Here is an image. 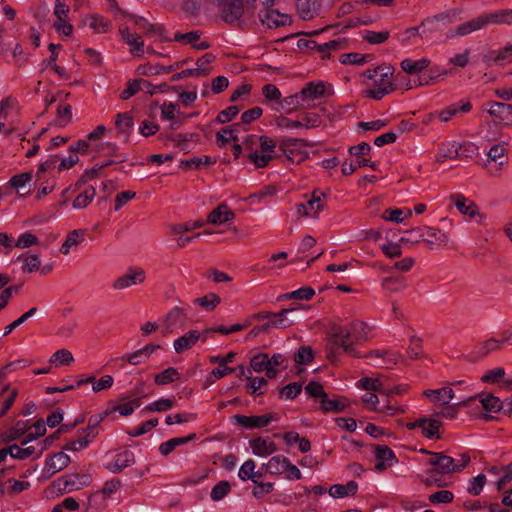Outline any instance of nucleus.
I'll return each instance as SVG.
<instances>
[{
  "label": "nucleus",
  "mask_w": 512,
  "mask_h": 512,
  "mask_svg": "<svg viewBox=\"0 0 512 512\" xmlns=\"http://www.w3.org/2000/svg\"><path fill=\"white\" fill-rule=\"evenodd\" d=\"M254 455L268 456L277 450L276 444L269 438L257 437L249 442Z\"/></svg>",
  "instance_id": "nucleus-15"
},
{
  "label": "nucleus",
  "mask_w": 512,
  "mask_h": 512,
  "mask_svg": "<svg viewBox=\"0 0 512 512\" xmlns=\"http://www.w3.org/2000/svg\"><path fill=\"white\" fill-rule=\"evenodd\" d=\"M194 302L207 310H213L220 304L221 298L215 293H209L206 296L196 298Z\"/></svg>",
  "instance_id": "nucleus-53"
},
{
  "label": "nucleus",
  "mask_w": 512,
  "mask_h": 512,
  "mask_svg": "<svg viewBox=\"0 0 512 512\" xmlns=\"http://www.w3.org/2000/svg\"><path fill=\"white\" fill-rule=\"evenodd\" d=\"M395 90V85L392 82H388L387 85L376 84L373 89L366 91V96L375 100H381L383 96L389 94Z\"/></svg>",
  "instance_id": "nucleus-44"
},
{
  "label": "nucleus",
  "mask_w": 512,
  "mask_h": 512,
  "mask_svg": "<svg viewBox=\"0 0 512 512\" xmlns=\"http://www.w3.org/2000/svg\"><path fill=\"white\" fill-rule=\"evenodd\" d=\"M313 358L314 353L310 346H301L294 355V361L297 364H308Z\"/></svg>",
  "instance_id": "nucleus-59"
},
{
  "label": "nucleus",
  "mask_w": 512,
  "mask_h": 512,
  "mask_svg": "<svg viewBox=\"0 0 512 512\" xmlns=\"http://www.w3.org/2000/svg\"><path fill=\"white\" fill-rule=\"evenodd\" d=\"M123 362H127L131 365H139L145 363L148 359V356L143 351V349H139L133 353L126 354L120 358Z\"/></svg>",
  "instance_id": "nucleus-62"
},
{
  "label": "nucleus",
  "mask_w": 512,
  "mask_h": 512,
  "mask_svg": "<svg viewBox=\"0 0 512 512\" xmlns=\"http://www.w3.org/2000/svg\"><path fill=\"white\" fill-rule=\"evenodd\" d=\"M320 406L324 412L338 413L344 410L346 406V398L329 399L328 395H326L324 399L320 400Z\"/></svg>",
  "instance_id": "nucleus-36"
},
{
  "label": "nucleus",
  "mask_w": 512,
  "mask_h": 512,
  "mask_svg": "<svg viewBox=\"0 0 512 512\" xmlns=\"http://www.w3.org/2000/svg\"><path fill=\"white\" fill-rule=\"evenodd\" d=\"M37 313V308L33 307L24 314H22L18 319L7 325L4 329V336L9 335L14 329L22 325L26 320L30 317L34 316Z\"/></svg>",
  "instance_id": "nucleus-58"
},
{
  "label": "nucleus",
  "mask_w": 512,
  "mask_h": 512,
  "mask_svg": "<svg viewBox=\"0 0 512 512\" xmlns=\"http://www.w3.org/2000/svg\"><path fill=\"white\" fill-rule=\"evenodd\" d=\"M18 260H23L24 265L22 269L24 272L31 273L38 270L40 267V259L38 255L35 254L26 257L24 255H21L18 257Z\"/></svg>",
  "instance_id": "nucleus-61"
},
{
  "label": "nucleus",
  "mask_w": 512,
  "mask_h": 512,
  "mask_svg": "<svg viewBox=\"0 0 512 512\" xmlns=\"http://www.w3.org/2000/svg\"><path fill=\"white\" fill-rule=\"evenodd\" d=\"M234 217V212L230 210L226 204H220L217 208L210 212L207 218V222L217 225L230 222L234 219Z\"/></svg>",
  "instance_id": "nucleus-17"
},
{
  "label": "nucleus",
  "mask_w": 512,
  "mask_h": 512,
  "mask_svg": "<svg viewBox=\"0 0 512 512\" xmlns=\"http://www.w3.org/2000/svg\"><path fill=\"white\" fill-rule=\"evenodd\" d=\"M28 429L27 422L18 421L9 431L0 434V441L4 444H8L19 439Z\"/></svg>",
  "instance_id": "nucleus-23"
},
{
  "label": "nucleus",
  "mask_w": 512,
  "mask_h": 512,
  "mask_svg": "<svg viewBox=\"0 0 512 512\" xmlns=\"http://www.w3.org/2000/svg\"><path fill=\"white\" fill-rule=\"evenodd\" d=\"M262 24L267 25L268 28H277L285 26L291 22L287 14H281L274 9H264L259 13Z\"/></svg>",
  "instance_id": "nucleus-10"
},
{
  "label": "nucleus",
  "mask_w": 512,
  "mask_h": 512,
  "mask_svg": "<svg viewBox=\"0 0 512 512\" xmlns=\"http://www.w3.org/2000/svg\"><path fill=\"white\" fill-rule=\"evenodd\" d=\"M422 421H424L421 426L422 435L428 439H439V430L442 422L427 417H422Z\"/></svg>",
  "instance_id": "nucleus-24"
},
{
  "label": "nucleus",
  "mask_w": 512,
  "mask_h": 512,
  "mask_svg": "<svg viewBox=\"0 0 512 512\" xmlns=\"http://www.w3.org/2000/svg\"><path fill=\"white\" fill-rule=\"evenodd\" d=\"M9 448H10V456L12 458L19 459V460H25L35 453V448L33 446L21 448L20 446L13 444V445H10Z\"/></svg>",
  "instance_id": "nucleus-55"
},
{
  "label": "nucleus",
  "mask_w": 512,
  "mask_h": 512,
  "mask_svg": "<svg viewBox=\"0 0 512 512\" xmlns=\"http://www.w3.org/2000/svg\"><path fill=\"white\" fill-rule=\"evenodd\" d=\"M475 400V397H469L464 399L458 403L450 405H443V409L437 413V415L442 416L444 418L454 419L457 417L459 410L463 407H468L472 401Z\"/></svg>",
  "instance_id": "nucleus-34"
},
{
  "label": "nucleus",
  "mask_w": 512,
  "mask_h": 512,
  "mask_svg": "<svg viewBox=\"0 0 512 512\" xmlns=\"http://www.w3.org/2000/svg\"><path fill=\"white\" fill-rule=\"evenodd\" d=\"M325 196L326 195L323 192L319 193L317 190L313 192L312 198L305 203L306 206H308L310 215L316 217L317 214L323 209V205L321 204V197Z\"/></svg>",
  "instance_id": "nucleus-52"
},
{
  "label": "nucleus",
  "mask_w": 512,
  "mask_h": 512,
  "mask_svg": "<svg viewBox=\"0 0 512 512\" xmlns=\"http://www.w3.org/2000/svg\"><path fill=\"white\" fill-rule=\"evenodd\" d=\"M424 395L438 401L441 405H447L454 398V391L450 387H443L436 390H425Z\"/></svg>",
  "instance_id": "nucleus-29"
},
{
  "label": "nucleus",
  "mask_w": 512,
  "mask_h": 512,
  "mask_svg": "<svg viewBox=\"0 0 512 512\" xmlns=\"http://www.w3.org/2000/svg\"><path fill=\"white\" fill-rule=\"evenodd\" d=\"M270 365L269 356L266 353H259L255 355L250 362L251 368L255 372H262Z\"/></svg>",
  "instance_id": "nucleus-57"
},
{
  "label": "nucleus",
  "mask_w": 512,
  "mask_h": 512,
  "mask_svg": "<svg viewBox=\"0 0 512 512\" xmlns=\"http://www.w3.org/2000/svg\"><path fill=\"white\" fill-rule=\"evenodd\" d=\"M450 198L462 214L474 217L478 213V207L476 204L465 198L463 195L453 194Z\"/></svg>",
  "instance_id": "nucleus-20"
},
{
  "label": "nucleus",
  "mask_w": 512,
  "mask_h": 512,
  "mask_svg": "<svg viewBox=\"0 0 512 512\" xmlns=\"http://www.w3.org/2000/svg\"><path fill=\"white\" fill-rule=\"evenodd\" d=\"M352 334L347 327H338L332 334L330 344L327 347V358L331 363H334L338 357V350L342 348L343 351L353 357H361L354 349L353 343L350 342Z\"/></svg>",
  "instance_id": "nucleus-2"
},
{
  "label": "nucleus",
  "mask_w": 512,
  "mask_h": 512,
  "mask_svg": "<svg viewBox=\"0 0 512 512\" xmlns=\"http://www.w3.org/2000/svg\"><path fill=\"white\" fill-rule=\"evenodd\" d=\"M488 24V18L486 15H481L475 19H472L466 23L460 24L454 31L447 34L448 38H454L456 36H466L474 31H478Z\"/></svg>",
  "instance_id": "nucleus-9"
},
{
  "label": "nucleus",
  "mask_w": 512,
  "mask_h": 512,
  "mask_svg": "<svg viewBox=\"0 0 512 512\" xmlns=\"http://www.w3.org/2000/svg\"><path fill=\"white\" fill-rule=\"evenodd\" d=\"M109 414H110V411L108 409L103 414L92 415L89 418L87 427L85 429H83V432L87 433V437H91V439H94L98 435L99 424Z\"/></svg>",
  "instance_id": "nucleus-39"
},
{
  "label": "nucleus",
  "mask_w": 512,
  "mask_h": 512,
  "mask_svg": "<svg viewBox=\"0 0 512 512\" xmlns=\"http://www.w3.org/2000/svg\"><path fill=\"white\" fill-rule=\"evenodd\" d=\"M459 148L460 146L456 143L441 144L436 155V162L443 163L447 159H456L459 156Z\"/></svg>",
  "instance_id": "nucleus-31"
},
{
  "label": "nucleus",
  "mask_w": 512,
  "mask_h": 512,
  "mask_svg": "<svg viewBox=\"0 0 512 512\" xmlns=\"http://www.w3.org/2000/svg\"><path fill=\"white\" fill-rule=\"evenodd\" d=\"M85 234V230L82 229L73 230L69 232L66 237V240L60 248V252L64 255H68L72 247H76L77 245L84 241Z\"/></svg>",
  "instance_id": "nucleus-25"
},
{
  "label": "nucleus",
  "mask_w": 512,
  "mask_h": 512,
  "mask_svg": "<svg viewBox=\"0 0 512 512\" xmlns=\"http://www.w3.org/2000/svg\"><path fill=\"white\" fill-rule=\"evenodd\" d=\"M422 452L431 456L428 464L433 466V471L442 475L461 472L470 462V457L467 454H461L463 463H456L454 458L442 452H431L424 449Z\"/></svg>",
  "instance_id": "nucleus-1"
},
{
  "label": "nucleus",
  "mask_w": 512,
  "mask_h": 512,
  "mask_svg": "<svg viewBox=\"0 0 512 512\" xmlns=\"http://www.w3.org/2000/svg\"><path fill=\"white\" fill-rule=\"evenodd\" d=\"M429 64H430V60L427 58H422L417 61H413L411 59H404L401 62V68L405 72H407L409 74H413V73H418V72L423 71L424 69H426L429 66Z\"/></svg>",
  "instance_id": "nucleus-37"
},
{
  "label": "nucleus",
  "mask_w": 512,
  "mask_h": 512,
  "mask_svg": "<svg viewBox=\"0 0 512 512\" xmlns=\"http://www.w3.org/2000/svg\"><path fill=\"white\" fill-rule=\"evenodd\" d=\"M319 0H297V11L303 20L312 19L319 10Z\"/></svg>",
  "instance_id": "nucleus-19"
},
{
  "label": "nucleus",
  "mask_w": 512,
  "mask_h": 512,
  "mask_svg": "<svg viewBox=\"0 0 512 512\" xmlns=\"http://www.w3.org/2000/svg\"><path fill=\"white\" fill-rule=\"evenodd\" d=\"M258 143L262 154H259L257 151L251 152L248 154V158L257 168H263L273 159L270 153L274 152L276 142L268 136H260L258 137Z\"/></svg>",
  "instance_id": "nucleus-4"
},
{
  "label": "nucleus",
  "mask_w": 512,
  "mask_h": 512,
  "mask_svg": "<svg viewBox=\"0 0 512 512\" xmlns=\"http://www.w3.org/2000/svg\"><path fill=\"white\" fill-rule=\"evenodd\" d=\"M135 463V457L132 451L125 450L119 453L112 463L106 465V468L112 473H120L126 467Z\"/></svg>",
  "instance_id": "nucleus-16"
},
{
  "label": "nucleus",
  "mask_w": 512,
  "mask_h": 512,
  "mask_svg": "<svg viewBox=\"0 0 512 512\" xmlns=\"http://www.w3.org/2000/svg\"><path fill=\"white\" fill-rule=\"evenodd\" d=\"M471 108L472 105L469 101L464 102L461 106L450 105L439 113V118L443 122H448L451 117L457 115L458 112L467 113Z\"/></svg>",
  "instance_id": "nucleus-38"
},
{
  "label": "nucleus",
  "mask_w": 512,
  "mask_h": 512,
  "mask_svg": "<svg viewBox=\"0 0 512 512\" xmlns=\"http://www.w3.org/2000/svg\"><path fill=\"white\" fill-rule=\"evenodd\" d=\"M296 308H283L278 313H275L266 323L261 325L264 333L270 328H287L293 324L292 320H289L287 315L293 312Z\"/></svg>",
  "instance_id": "nucleus-13"
},
{
  "label": "nucleus",
  "mask_w": 512,
  "mask_h": 512,
  "mask_svg": "<svg viewBox=\"0 0 512 512\" xmlns=\"http://www.w3.org/2000/svg\"><path fill=\"white\" fill-rule=\"evenodd\" d=\"M188 320L187 313L184 308L174 307L172 308L164 319V326L167 332H172L176 328H182L186 325Z\"/></svg>",
  "instance_id": "nucleus-12"
},
{
  "label": "nucleus",
  "mask_w": 512,
  "mask_h": 512,
  "mask_svg": "<svg viewBox=\"0 0 512 512\" xmlns=\"http://www.w3.org/2000/svg\"><path fill=\"white\" fill-rule=\"evenodd\" d=\"M368 58H371L370 54L346 53L340 56L339 61L342 64L362 65L368 61Z\"/></svg>",
  "instance_id": "nucleus-49"
},
{
  "label": "nucleus",
  "mask_w": 512,
  "mask_h": 512,
  "mask_svg": "<svg viewBox=\"0 0 512 512\" xmlns=\"http://www.w3.org/2000/svg\"><path fill=\"white\" fill-rule=\"evenodd\" d=\"M301 100H314L325 94V85L323 82H310L301 91Z\"/></svg>",
  "instance_id": "nucleus-30"
},
{
  "label": "nucleus",
  "mask_w": 512,
  "mask_h": 512,
  "mask_svg": "<svg viewBox=\"0 0 512 512\" xmlns=\"http://www.w3.org/2000/svg\"><path fill=\"white\" fill-rule=\"evenodd\" d=\"M179 378V372L176 368L169 367L155 375V382L158 385L169 384Z\"/></svg>",
  "instance_id": "nucleus-48"
},
{
  "label": "nucleus",
  "mask_w": 512,
  "mask_h": 512,
  "mask_svg": "<svg viewBox=\"0 0 512 512\" xmlns=\"http://www.w3.org/2000/svg\"><path fill=\"white\" fill-rule=\"evenodd\" d=\"M426 232L424 233L425 236L423 237V241H425L430 246L432 245H447L448 243V236L445 232L441 231L440 229L425 228Z\"/></svg>",
  "instance_id": "nucleus-33"
},
{
  "label": "nucleus",
  "mask_w": 512,
  "mask_h": 512,
  "mask_svg": "<svg viewBox=\"0 0 512 512\" xmlns=\"http://www.w3.org/2000/svg\"><path fill=\"white\" fill-rule=\"evenodd\" d=\"M96 195V189L93 186L87 187L81 194H79L73 201L75 209H83L87 207Z\"/></svg>",
  "instance_id": "nucleus-41"
},
{
  "label": "nucleus",
  "mask_w": 512,
  "mask_h": 512,
  "mask_svg": "<svg viewBox=\"0 0 512 512\" xmlns=\"http://www.w3.org/2000/svg\"><path fill=\"white\" fill-rule=\"evenodd\" d=\"M129 18L142 30L145 31V33L149 36H156L159 35L160 37L163 36V27L160 25H154L146 21L145 18L141 16L136 15H129Z\"/></svg>",
  "instance_id": "nucleus-32"
},
{
  "label": "nucleus",
  "mask_w": 512,
  "mask_h": 512,
  "mask_svg": "<svg viewBox=\"0 0 512 512\" xmlns=\"http://www.w3.org/2000/svg\"><path fill=\"white\" fill-rule=\"evenodd\" d=\"M89 482L90 477L88 475H73L60 478L56 485L61 493H70L88 485Z\"/></svg>",
  "instance_id": "nucleus-8"
},
{
  "label": "nucleus",
  "mask_w": 512,
  "mask_h": 512,
  "mask_svg": "<svg viewBox=\"0 0 512 512\" xmlns=\"http://www.w3.org/2000/svg\"><path fill=\"white\" fill-rule=\"evenodd\" d=\"M475 399L479 398V402L483 408L488 412H499L503 410V404L500 399L492 394H479L474 396Z\"/></svg>",
  "instance_id": "nucleus-35"
},
{
  "label": "nucleus",
  "mask_w": 512,
  "mask_h": 512,
  "mask_svg": "<svg viewBox=\"0 0 512 512\" xmlns=\"http://www.w3.org/2000/svg\"><path fill=\"white\" fill-rule=\"evenodd\" d=\"M346 47V40L343 38L331 40L320 45L322 58L329 57L331 51L340 50Z\"/></svg>",
  "instance_id": "nucleus-46"
},
{
  "label": "nucleus",
  "mask_w": 512,
  "mask_h": 512,
  "mask_svg": "<svg viewBox=\"0 0 512 512\" xmlns=\"http://www.w3.org/2000/svg\"><path fill=\"white\" fill-rule=\"evenodd\" d=\"M488 163L491 173H493V167L491 164H493L495 171H499L500 167L506 163L505 148L500 145L491 147L488 152Z\"/></svg>",
  "instance_id": "nucleus-21"
},
{
  "label": "nucleus",
  "mask_w": 512,
  "mask_h": 512,
  "mask_svg": "<svg viewBox=\"0 0 512 512\" xmlns=\"http://www.w3.org/2000/svg\"><path fill=\"white\" fill-rule=\"evenodd\" d=\"M358 484L355 481H349L347 484H335L329 489V494L334 498H343L346 496H353L356 494Z\"/></svg>",
  "instance_id": "nucleus-28"
},
{
  "label": "nucleus",
  "mask_w": 512,
  "mask_h": 512,
  "mask_svg": "<svg viewBox=\"0 0 512 512\" xmlns=\"http://www.w3.org/2000/svg\"><path fill=\"white\" fill-rule=\"evenodd\" d=\"M231 491V485L228 481L222 480L211 490L210 496L213 501H220Z\"/></svg>",
  "instance_id": "nucleus-50"
},
{
  "label": "nucleus",
  "mask_w": 512,
  "mask_h": 512,
  "mask_svg": "<svg viewBox=\"0 0 512 512\" xmlns=\"http://www.w3.org/2000/svg\"><path fill=\"white\" fill-rule=\"evenodd\" d=\"M314 294H315V291L311 287H302V288L292 291L290 293L280 295L278 297V301H281L283 299L309 300Z\"/></svg>",
  "instance_id": "nucleus-45"
},
{
  "label": "nucleus",
  "mask_w": 512,
  "mask_h": 512,
  "mask_svg": "<svg viewBox=\"0 0 512 512\" xmlns=\"http://www.w3.org/2000/svg\"><path fill=\"white\" fill-rule=\"evenodd\" d=\"M488 23L497 24H511L512 23V10H503L499 13L487 14Z\"/></svg>",
  "instance_id": "nucleus-63"
},
{
  "label": "nucleus",
  "mask_w": 512,
  "mask_h": 512,
  "mask_svg": "<svg viewBox=\"0 0 512 512\" xmlns=\"http://www.w3.org/2000/svg\"><path fill=\"white\" fill-rule=\"evenodd\" d=\"M196 438V434L192 433L186 437L172 438L166 442H163L159 446V452L163 456H168L176 447L184 445Z\"/></svg>",
  "instance_id": "nucleus-27"
},
{
  "label": "nucleus",
  "mask_w": 512,
  "mask_h": 512,
  "mask_svg": "<svg viewBox=\"0 0 512 512\" xmlns=\"http://www.w3.org/2000/svg\"><path fill=\"white\" fill-rule=\"evenodd\" d=\"M406 286L405 280L402 277H387L382 281V287L386 290L396 292Z\"/></svg>",
  "instance_id": "nucleus-60"
},
{
  "label": "nucleus",
  "mask_w": 512,
  "mask_h": 512,
  "mask_svg": "<svg viewBox=\"0 0 512 512\" xmlns=\"http://www.w3.org/2000/svg\"><path fill=\"white\" fill-rule=\"evenodd\" d=\"M122 39L132 47L131 52L139 56L143 53L144 42L141 36L130 33L128 27L121 26L119 29Z\"/></svg>",
  "instance_id": "nucleus-18"
},
{
  "label": "nucleus",
  "mask_w": 512,
  "mask_h": 512,
  "mask_svg": "<svg viewBox=\"0 0 512 512\" xmlns=\"http://www.w3.org/2000/svg\"><path fill=\"white\" fill-rule=\"evenodd\" d=\"M216 162L215 159L211 158L210 156H204L202 157H193L189 160H182L180 162V167L182 169L188 170L191 168L198 169L201 165H212Z\"/></svg>",
  "instance_id": "nucleus-43"
},
{
  "label": "nucleus",
  "mask_w": 512,
  "mask_h": 512,
  "mask_svg": "<svg viewBox=\"0 0 512 512\" xmlns=\"http://www.w3.org/2000/svg\"><path fill=\"white\" fill-rule=\"evenodd\" d=\"M461 9L453 8L442 13L428 17L422 21L421 27H427V31L435 32L444 26L453 24L461 19Z\"/></svg>",
  "instance_id": "nucleus-3"
},
{
  "label": "nucleus",
  "mask_w": 512,
  "mask_h": 512,
  "mask_svg": "<svg viewBox=\"0 0 512 512\" xmlns=\"http://www.w3.org/2000/svg\"><path fill=\"white\" fill-rule=\"evenodd\" d=\"M288 460V458L281 455L273 456L266 464L263 465V468L267 473L280 475L287 469Z\"/></svg>",
  "instance_id": "nucleus-26"
},
{
  "label": "nucleus",
  "mask_w": 512,
  "mask_h": 512,
  "mask_svg": "<svg viewBox=\"0 0 512 512\" xmlns=\"http://www.w3.org/2000/svg\"><path fill=\"white\" fill-rule=\"evenodd\" d=\"M301 143L304 146H309L310 144L307 140L298 139V138H282L279 141V148L283 152L286 157H291V147Z\"/></svg>",
  "instance_id": "nucleus-54"
},
{
  "label": "nucleus",
  "mask_w": 512,
  "mask_h": 512,
  "mask_svg": "<svg viewBox=\"0 0 512 512\" xmlns=\"http://www.w3.org/2000/svg\"><path fill=\"white\" fill-rule=\"evenodd\" d=\"M233 419L238 425H241L247 429L262 428L266 427L272 421L278 420V414L267 413L260 416H245V415H234Z\"/></svg>",
  "instance_id": "nucleus-6"
},
{
  "label": "nucleus",
  "mask_w": 512,
  "mask_h": 512,
  "mask_svg": "<svg viewBox=\"0 0 512 512\" xmlns=\"http://www.w3.org/2000/svg\"><path fill=\"white\" fill-rule=\"evenodd\" d=\"M255 462L252 459H249L243 463V465L240 467L238 476L241 480H252L254 483H257L256 473L254 471L255 469Z\"/></svg>",
  "instance_id": "nucleus-47"
},
{
  "label": "nucleus",
  "mask_w": 512,
  "mask_h": 512,
  "mask_svg": "<svg viewBox=\"0 0 512 512\" xmlns=\"http://www.w3.org/2000/svg\"><path fill=\"white\" fill-rule=\"evenodd\" d=\"M351 331L353 338L357 341H365L368 338L367 324L362 321H354L348 328Z\"/></svg>",
  "instance_id": "nucleus-51"
},
{
  "label": "nucleus",
  "mask_w": 512,
  "mask_h": 512,
  "mask_svg": "<svg viewBox=\"0 0 512 512\" xmlns=\"http://www.w3.org/2000/svg\"><path fill=\"white\" fill-rule=\"evenodd\" d=\"M490 116L506 126L512 125V105L503 102H492L486 109Z\"/></svg>",
  "instance_id": "nucleus-7"
},
{
  "label": "nucleus",
  "mask_w": 512,
  "mask_h": 512,
  "mask_svg": "<svg viewBox=\"0 0 512 512\" xmlns=\"http://www.w3.org/2000/svg\"><path fill=\"white\" fill-rule=\"evenodd\" d=\"M199 339L200 334L196 330H190L174 341V349L176 353H182L191 348Z\"/></svg>",
  "instance_id": "nucleus-22"
},
{
  "label": "nucleus",
  "mask_w": 512,
  "mask_h": 512,
  "mask_svg": "<svg viewBox=\"0 0 512 512\" xmlns=\"http://www.w3.org/2000/svg\"><path fill=\"white\" fill-rule=\"evenodd\" d=\"M369 166L373 170L377 169V166L374 162H372L369 159H365L362 157H357L354 161H352L350 164L344 163L342 165V173L344 175H350L354 171H356L358 168Z\"/></svg>",
  "instance_id": "nucleus-40"
},
{
  "label": "nucleus",
  "mask_w": 512,
  "mask_h": 512,
  "mask_svg": "<svg viewBox=\"0 0 512 512\" xmlns=\"http://www.w3.org/2000/svg\"><path fill=\"white\" fill-rule=\"evenodd\" d=\"M70 463V457L64 452H58L46 458L45 472L48 476H52L55 473L66 468Z\"/></svg>",
  "instance_id": "nucleus-14"
},
{
  "label": "nucleus",
  "mask_w": 512,
  "mask_h": 512,
  "mask_svg": "<svg viewBox=\"0 0 512 512\" xmlns=\"http://www.w3.org/2000/svg\"><path fill=\"white\" fill-rule=\"evenodd\" d=\"M172 71H174V66L150 65L138 68L139 74L147 76L157 75L160 73H170Z\"/></svg>",
  "instance_id": "nucleus-56"
},
{
  "label": "nucleus",
  "mask_w": 512,
  "mask_h": 512,
  "mask_svg": "<svg viewBox=\"0 0 512 512\" xmlns=\"http://www.w3.org/2000/svg\"><path fill=\"white\" fill-rule=\"evenodd\" d=\"M486 483V476L484 474H479L478 476L472 478L470 481H469V486H468V492L471 494V495H479L484 487Z\"/></svg>",
  "instance_id": "nucleus-64"
},
{
  "label": "nucleus",
  "mask_w": 512,
  "mask_h": 512,
  "mask_svg": "<svg viewBox=\"0 0 512 512\" xmlns=\"http://www.w3.org/2000/svg\"><path fill=\"white\" fill-rule=\"evenodd\" d=\"M115 125L120 133L129 135L134 125V121L129 113H119L116 116Z\"/></svg>",
  "instance_id": "nucleus-42"
},
{
  "label": "nucleus",
  "mask_w": 512,
  "mask_h": 512,
  "mask_svg": "<svg viewBox=\"0 0 512 512\" xmlns=\"http://www.w3.org/2000/svg\"><path fill=\"white\" fill-rule=\"evenodd\" d=\"M146 279V273L145 271L140 267H129L127 269V272L123 274L122 276L116 278L113 283L112 287L115 290H123L125 288H128L132 285H138L145 281Z\"/></svg>",
  "instance_id": "nucleus-5"
},
{
  "label": "nucleus",
  "mask_w": 512,
  "mask_h": 512,
  "mask_svg": "<svg viewBox=\"0 0 512 512\" xmlns=\"http://www.w3.org/2000/svg\"><path fill=\"white\" fill-rule=\"evenodd\" d=\"M222 18L227 23L237 22L244 12L242 0H226L222 5Z\"/></svg>",
  "instance_id": "nucleus-11"
}]
</instances>
